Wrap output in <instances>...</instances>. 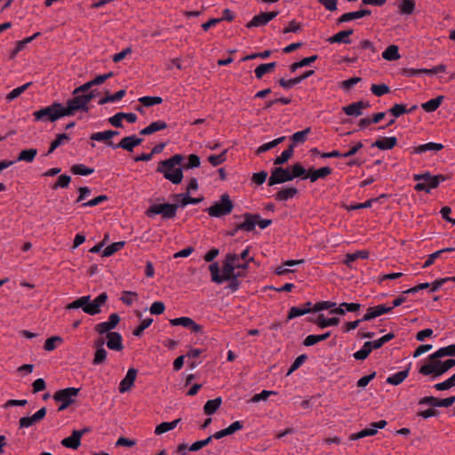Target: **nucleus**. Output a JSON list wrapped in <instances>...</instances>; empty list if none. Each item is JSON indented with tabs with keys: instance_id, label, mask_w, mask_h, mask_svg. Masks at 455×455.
I'll list each match as a JSON object with an SVG mask.
<instances>
[{
	"instance_id": "14",
	"label": "nucleus",
	"mask_w": 455,
	"mask_h": 455,
	"mask_svg": "<svg viewBox=\"0 0 455 455\" xmlns=\"http://www.w3.org/2000/svg\"><path fill=\"white\" fill-rule=\"evenodd\" d=\"M119 322H120V316L117 314L113 313L109 315L108 321L101 322V323L96 324L95 331L99 334H104V333L108 334V332H111L110 331L111 330H113L116 327V325L119 323Z\"/></svg>"
},
{
	"instance_id": "33",
	"label": "nucleus",
	"mask_w": 455,
	"mask_h": 455,
	"mask_svg": "<svg viewBox=\"0 0 455 455\" xmlns=\"http://www.w3.org/2000/svg\"><path fill=\"white\" fill-rule=\"evenodd\" d=\"M409 375V369L398 371L387 377V383L397 386L401 384Z\"/></svg>"
},
{
	"instance_id": "49",
	"label": "nucleus",
	"mask_w": 455,
	"mask_h": 455,
	"mask_svg": "<svg viewBox=\"0 0 455 455\" xmlns=\"http://www.w3.org/2000/svg\"><path fill=\"white\" fill-rule=\"evenodd\" d=\"M371 352V347H370V343L366 341L361 349L353 354V356L356 360H364L369 356Z\"/></svg>"
},
{
	"instance_id": "48",
	"label": "nucleus",
	"mask_w": 455,
	"mask_h": 455,
	"mask_svg": "<svg viewBox=\"0 0 455 455\" xmlns=\"http://www.w3.org/2000/svg\"><path fill=\"white\" fill-rule=\"evenodd\" d=\"M87 301H89V295L82 296V297L75 299L71 303L68 304L66 306V309L70 310V309L82 308V310L84 311V307Z\"/></svg>"
},
{
	"instance_id": "6",
	"label": "nucleus",
	"mask_w": 455,
	"mask_h": 455,
	"mask_svg": "<svg viewBox=\"0 0 455 455\" xmlns=\"http://www.w3.org/2000/svg\"><path fill=\"white\" fill-rule=\"evenodd\" d=\"M441 357H435L434 353L428 356V361L425 364H423L419 372L425 376H431V379H436L442 375H443V362L440 360Z\"/></svg>"
},
{
	"instance_id": "46",
	"label": "nucleus",
	"mask_w": 455,
	"mask_h": 455,
	"mask_svg": "<svg viewBox=\"0 0 455 455\" xmlns=\"http://www.w3.org/2000/svg\"><path fill=\"white\" fill-rule=\"evenodd\" d=\"M377 433V430L371 425V427H366L361 430L358 433L352 434L349 437L350 440H358L366 436L374 435Z\"/></svg>"
},
{
	"instance_id": "32",
	"label": "nucleus",
	"mask_w": 455,
	"mask_h": 455,
	"mask_svg": "<svg viewBox=\"0 0 455 455\" xmlns=\"http://www.w3.org/2000/svg\"><path fill=\"white\" fill-rule=\"evenodd\" d=\"M222 403L221 397H217L212 400H208L204 406V412L206 415H212L220 408Z\"/></svg>"
},
{
	"instance_id": "9",
	"label": "nucleus",
	"mask_w": 455,
	"mask_h": 455,
	"mask_svg": "<svg viewBox=\"0 0 455 455\" xmlns=\"http://www.w3.org/2000/svg\"><path fill=\"white\" fill-rule=\"evenodd\" d=\"M78 393L79 388L76 387H67L57 391L53 395V399L60 403L58 411H62L72 404Z\"/></svg>"
},
{
	"instance_id": "13",
	"label": "nucleus",
	"mask_w": 455,
	"mask_h": 455,
	"mask_svg": "<svg viewBox=\"0 0 455 455\" xmlns=\"http://www.w3.org/2000/svg\"><path fill=\"white\" fill-rule=\"evenodd\" d=\"M142 140V139L137 138L135 135H131L123 138L117 145H115L112 141H108V146L113 148H121L132 152L135 147L141 144Z\"/></svg>"
},
{
	"instance_id": "1",
	"label": "nucleus",
	"mask_w": 455,
	"mask_h": 455,
	"mask_svg": "<svg viewBox=\"0 0 455 455\" xmlns=\"http://www.w3.org/2000/svg\"><path fill=\"white\" fill-rule=\"evenodd\" d=\"M239 259V257L235 253H229L226 257V260L223 264L222 273L220 274V267L218 263H212L209 267V270L211 272L212 280L216 283H222L225 281L229 280L230 278H234L235 275H242L240 272L235 273V269L245 270L248 267V264L244 265H236V261Z\"/></svg>"
},
{
	"instance_id": "7",
	"label": "nucleus",
	"mask_w": 455,
	"mask_h": 455,
	"mask_svg": "<svg viewBox=\"0 0 455 455\" xmlns=\"http://www.w3.org/2000/svg\"><path fill=\"white\" fill-rule=\"evenodd\" d=\"M178 208V204H154L146 211V215L152 218L160 214L163 219H172L176 216Z\"/></svg>"
},
{
	"instance_id": "28",
	"label": "nucleus",
	"mask_w": 455,
	"mask_h": 455,
	"mask_svg": "<svg viewBox=\"0 0 455 455\" xmlns=\"http://www.w3.org/2000/svg\"><path fill=\"white\" fill-rule=\"evenodd\" d=\"M117 135H119V132L108 130L104 132H94L91 135L90 138L92 140L104 141L108 145V141H111L110 139Z\"/></svg>"
},
{
	"instance_id": "50",
	"label": "nucleus",
	"mask_w": 455,
	"mask_h": 455,
	"mask_svg": "<svg viewBox=\"0 0 455 455\" xmlns=\"http://www.w3.org/2000/svg\"><path fill=\"white\" fill-rule=\"evenodd\" d=\"M124 245V242H116L111 243L110 245L107 246L102 253L103 257H109L116 253V251H120Z\"/></svg>"
},
{
	"instance_id": "59",
	"label": "nucleus",
	"mask_w": 455,
	"mask_h": 455,
	"mask_svg": "<svg viewBox=\"0 0 455 455\" xmlns=\"http://www.w3.org/2000/svg\"><path fill=\"white\" fill-rule=\"evenodd\" d=\"M306 314H308V309H304L302 307H291L289 310L288 320H291Z\"/></svg>"
},
{
	"instance_id": "34",
	"label": "nucleus",
	"mask_w": 455,
	"mask_h": 455,
	"mask_svg": "<svg viewBox=\"0 0 455 455\" xmlns=\"http://www.w3.org/2000/svg\"><path fill=\"white\" fill-rule=\"evenodd\" d=\"M400 57L398 46L395 44L387 46L382 52V58L386 60H397Z\"/></svg>"
},
{
	"instance_id": "40",
	"label": "nucleus",
	"mask_w": 455,
	"mask_h": 455,
	"mask_svg": "<svg viewBox=\"0 0 455 455\" xmlns=\"http://www.w3.org/2000/svg\"><path fill=\"white\" fill-rule=\"evenodd\" d=\"M37 155V150L35 148L24 149L20 151L18 156L17 161H24L27 163H32Z\"/></svg>"
},
{
	"instance_id": "58",
	"label": "nucleus",
	"mask_w": 455,
	"mask_h": 455,
	"mask_svg": "<svg viewBox=\"0 0 455 455\" xmlns=\"http://www.w3.org/2000/svg\"><path fill=\"white\" fill-rule=\"evenodd\" d=\"M307 359V355L305 354L299 355L289 368L287 375H290L295 371H297L305 363Z\"/></svg>"
},
{
	"instance_id": "24",
	"label": "nucleus",
	"mask_w": 455,
	"mask_h": 455,
	"mask_svg": "<svg viewBox=\"0 0 455 455\" xmlns=\"http://www.w3.org/2000/svg\"><path fill=\"white\" fill-rule=\"evenodd\" d=\"M243 427V425L242 421H235L230 426H228L227 428H224L220 431L216 432L213 434L214 439H220L225 436L233 435L238 430H241Z\"/></svg>"
},
{
	"instance_id": "25",
	"label": "nucleus",
	"mask_w": 455,
	"mask_h": 455,
	"mask_svg": "<svg viewBox=\"0 0 455 455\" xmlns=\"http://www.w3.org/2000/svg\"><path fill=\"white\" fill-rule=\"evenodd\" d=\"M61 444L66 448L76 450L81 444V433L74 430L70 436L61 441Z\"/></svg>"
},
{
	"instance_id": "51",
	"label": "nucleus",
	"mask_w": 455,
	"mask_h": 455,
	"mask_svg": "<svg viewBox=\"0 0 455 455\" xmlns=\"http://www.w3.org/2000/svg\"><path fill=\"white\" fill-rule=\"evenodd\" d=\"M139 102L144 107H152L163 102V99L157 96H144L139 99Z\"/></svg>"
},
{
	"instance_id": "61",
	"label": "nucleus",
	"mask_w": 455,
	"mask_h": 455,
	"mask_svg": "<svg viewBox=\"0 0 455 455\" xmlns=\"http://www.w3.org/2000/svg\"><path fill=\"white\" fill-rule=\"evenodd\" d=\"M227 150H224L219 155H212L208 157V161L213 166H218L226 161Z\"/></svg>"
},
{
	"instance_id": "30",
	"label": "nucleus",
	"mask_w": 455,
	"mask_h": 455,
	"mask_svg": "<svg viewBox=\"0 0 455 455\" xmlns=\"http://www.w3.org/2000/svg\"><path fill=\"white\" fill-rule=\"evenodd\" d=\"M314 322L315 324H317L320 328L323 329L329 326H335L338 325L339 323V319L337 317L332 318H325L323 314H320L316 319L310 320Z\"/></svg>"
},
{
	"instance_id": "53",
	"label": "nucleus",
	"mask_w": 455,
	"mask_h": 455,
	"mask_svg": "<svg viewBox=\"0 0 455 455\" xmlns=\"http://www.w3.org/2000/svg\"><path fill=\"white\" fill-rule=\"evenodd\" d=\"M200 163V157L197 155L191 154L188 156V162L184 164L182 163L181 167L186 170L192 169L198 167Z\"/></svg>"
},
{
	"instance_id": "3",
	"label": "nucleus",
	"mask_w": 455,
	"mask_h": 455,
	"mask_svg": "<svg viewBox=\"0 0 455 455\" xmlns=\"http://www.w3.org/2000/svg\"><path fill=\"white\" fill-rule=\"evenodd\" d=\"M35 121H50L55 122L58 119L66 116L64 106L61 103L54 102L50 106L42 108L33 113Z\"/></svg>"
},
{
	"instance_id": "57",
	"label": "nucleus",
	"mask_w": 455,
	"mask_h": 455,
	"mask_svg": "<svg viewBox=\"0 0 455 455\" xmlns=\"http://www.w3.org/2000/svg\"><path fill=\"white\" fill-rule=\"evenodd\" d=\"M213 438H214V436L212 435L204 440L195 442L194 443H192L189 446V451H197L201 450L202 448L207 446L212 442V440Z\"/></svg>"
},
{
	"instance_id": "43",
	"label": "nucleus",
	"mask_w": 455,
	"mask_h": 455,
	"mask_svg": "<svg viewBox=\"0 0 455 455\" xmlns=\"http://www.w3.org/2000/svg\"><path fill=\"white\" fill-rule=\"evenodd\" d=\"M138 298L139 296L137 292L131 291H124L122 292L120 300L127 306H132L134 303V301L138 299Z\"/></svg>"
},
{
	"instance_id": "35",
	"label": "nucleus",
	"mask_w": 455,
	"mask_h": 455,
	"mask_svg": "<svg viewBox=\"0 0 455 455\" xmlns=\"http://www.w3.org/2000/svg\"><path fill=\"white\" fill-rule=\"evenodd\" d=\"M275 67L276 62L260 64L254 70L256 78L261 79L265 74L272 72Z\"/></svg>"
},
{
	"instance_id": "27",
	"label": "nucleus",
	"mask_w": 455,
	"mask_h": 455,
	"mask_svg": "<svg viewBox=\"0 0 455 455\" xmlns=\"http://www.w3.org/2000/svg\"><path fill=\"white\" fill-rule=\"evenodd\" d=\"M443 148V145L441 143L428 142L422 144L412 148V154H423L427 151H440Z\"/></svg>"
},
{
	"instance_id": "63",
	"label": "nucleus",
	"mask_w": 455,
	"mask_h": 455,
	"mask_svg": "<svg viewBox=\"0 0 455 455\" xmlns=\"http://www.w3.org/2000/svg\"><path fill=\"white\" fill-rule=\"evenodd\" d=\"M371 91L374 95L380 97L389 92V87L384 84H372L371 87Z\"/></svg>"
},
{
	"instance_id": "62",
	"label": "nucleus",
	"mask_w": 455,
	"mask_h": 455,
	"mask_svg": "<svg viewBox=\"0 0 455 455\" xmlns=\"http://www.w3.org/2000/svg\"><path fill=\"white\" fill-rule=\"evenodd\" d=\"M152 322V318L143 319L140 325L133 331V335L137 337L140 336L142 332L151 325Z\"/></svg>"
},
{
	"instance_id": "37",
	"label": "nucleus",
	"mask_w": 455,
	"mask_h": 455,
	"mask_svg": "<svg viewBox=\"0 0 455 455\" xmlns=\"http://www.w3.org/2000/svg\"><path fill=\"white\" fill-rule=\"evenodd\" d=\"M291 175L292 177V180L295 178H301L303 180L307 179V172L300 163H296L291 167Z\"/></svg>"
},
{
	"instance_id": "54",
	"label": "nucleus",
	"mask_w": 455,
	"mask_h": 455,
	"mask_svg": "<svg viewBox=\"0 0 455 455\" xmlns=\"http://www.w3.org/2000/svg\"><path fill=\"white\" fill-rule=\"evenodd\" d=\"M31 83H27L21 86H19L13 90H12L8 95L6 96L7 100L11 101L14 99L18 98L21 93H23L29 86Z\"/></svg>"
},
{
	"instance_id": "12",
	"label": "nucleus",
	"mask_w": 455,
	"mask_h": 455,
	"mask_svg": "<svg viewBox=\"0 0 455 455\" xmlns=\"http://www.w3.org/2000/svg\"><path fill=\"white\" fill-rule=\"evenodd\" d=\"M170 323L172 326H183L185 328L190 329L195 333L203 332V326L196 323L192 318L187 316H181L170 320Z\"/></svg>"
},
{
	"instance_id": "55",
	"label": "nucleus",
	"mask_w": 455,
	"mask_h": 455,
	"mask_svg": "<svg viewBox=\"0 0 455 455\" xmlns=\"http://www.w3.org/2000/svg\"><path fill=\"white\" fill-rule=\"evenodd\" d=\"M455 386V373L446 380L437 383L434 387L438 391L447 390Z\"/></svg>"
},
{
	"instance_id": "45",
	"label": "nucleus",
	"mask_w": 455,
	"mask_h": 455,
	"mask_svg": "<svg viewBox=\"0 0 455 455\" xmlns=\"http://www.w3.org/2000/svg\"><path fill=\"white\" fill-rule=\"evenodd\" d=\"M71 172L76 175L88 176L94 172V169L86 167L82 164H77L71 167Z\"/></svg>"
},
{
	"instance_id": "41",
	"label": "nucleus",
	"mask_w": 455,
	"mask_h": 455,
	"mask_svg": "<svg viewBox=\"0 0 455 455\" xmlns=\"http://www.w3.org/2000/svg\"><path fill=\"white\" fill-rule=\"evenodd\" d=\"M310 132H311V128L307 127V128L304 129L303 131H299V132H295L291 137V140L296 145L303 144L306 141V140H307V136Z\"/></svg>"
},
{
	"instance_id": "31",
	"label": "nucleus",
	"mask_w": 455,
	"mask_h": 455,
	"mask_svg": "<svg viewBox=\"0 0 455 455\" xmlns=\"http://www.w3.org/2000/svg\"><path fill=\"white\" fill-rule=\"evenodd\" d=\"M298 194L296 188H284L278 191L274 196L277 201H287Z\"/></svg>"
},
{
	"instance_id": "56",
	"label": "nucleus",
	"mask_w": 455,
	"mask_h": 455,
	"mask_svg": "<svg viewBox=\"0 0 455 455\" xmlns=\"http://www.w3.org/2000/svg\"><path fill=\"white\" fill-rule=\"evenodd\" d=\"M108 356V352L105 348H99L95 350L94 358L92 360V363L94 365L102 364Z\"/></svg>"
},
{
	"instance_id": "18",
	"label": "nucleus",
	"mask_w": 455,
	"mask_h": 455,
	"mask_svg": "<svg viewBox=\"0 0 455 455\" xmlns=\"http://www.w3.org/2000/svg\"><path fill=\"white\" fill-rule=\"evenodd\" d=\"M107 347L114 351H121L124 348L122 335L118 332H108L107 334Z\"/></svg>"
},
{
	"instance_id": "17",
	"label": "nucleus",
	"mask_w": 455,
	"mask_h": 455,
	"mask_svg": "<svg viewBox=\"0 0 455 455\" xmlns=\"http://www.w3.org/2000/svg\"><path fill=\"white\" fill-rule=\"evenodd\" d=\"M137 376V370L134 368H130L125 375V377L121 380L119 385L120 393H125L131 389L133 386L134 381Z\"/></svg>"
},
{
	"instance_id": "15",
	"label": "nucleus",
	"mask_w": 455,
	"mask_h": 455,
	"mask_svg": "<svg viewBox=\"0 0 455 455\" xmlns=\"http://www.w3.org/2000/svg\"><path fill=\"white\" fill-rule=\"evenodd\" d=\"M369 107V102L359 100L343 107L342 110L347 116L357 117L363 114V109H365Z\"/></svg>"
},
{
	"instance_id": "64",
	"label": "nucleus",
	"mask_w": 455,
	"mask_h": 455,
	"mask_svg": "<svg viewBox=\"0 0 455 455\" xmlns=\"http://www.w3.org/2000/svg\"><path fill=\"white\" fill-rule=\"evenodd\" d=\"M389 112L395 118L401 116L402 115L407 113V108L403 104H395L390 109Z\"/></svg>"
},
{
	"instance_id": "47",
	"label": "nucleus",
	"mask_w": 455,
	"mask_h": 455,
	"mask_svg": "<svg viewBox=\"0 0 455 455\" xmlns=\"http://www.w3.org/2000/svg\"><path fill=\"white\" fill-rule=\"evenodd\" d=\"M435 357L455 356V344L439 348L434 353Z\"/></svg>"
},
{
	"instance_id": "22",
	"label": "nucleus",
	"mask_w": 455,
	"mask_h": 455,
	"mask_svg": "<svg viewBox=\"0 0 455 455\" xmlns=\"http://www.w3.org/2000/svg\"><path fill=\"white\" fill-rule=\"evenodd\" d=\"M371 13V12L369 9H362L356 12H346L338 19V23L348 22L353 20L361 19L370 15Z\"/></svg>"
},
{
	"instance_id": "10",
	"label": "nucleus",
	"mask_w": 455,
	"mask_h": 455,
	"mask_svg": "<svg viewBox=\"0 0 455 455\" xmlns=\"http://www.w3.org/2000/svg\"><path fill=\"white\" fill-rule=\"evenodd\" d=\"M107 300L108 294L106 292L100 293L93 300L91 299V296L89 295V301L85 303L84 312L90 315H98L101 312L100 307L107 302Z\"/></svg>"
},
{
	"instance_id": "8",
	"label": "nucleus",
	"mask_w": 455,
	"mask_h": 455,
	"mask_svg": "<svg viewBox=\"0 0 455 455\" xmlns=\"http://www.w3.org/2000/svg\"><path fill=\"white\" fill-rule=\"evenodd\" d=\"M233 203L228 194H224L220 197V201L216 202L207 209V212L212 217L220 218L229 214L233 210Z\"/></svg>"
},
{
	"instance_id": "5",
	"label": "nucleus",
	"mask_w": 455,
	"mask_h": 455,
	"mask_svg": "<svg viewBox=\"0 0 455 455\" xmlns=\"http://www.w3.org/2000/svg\"><path fill=\"white\" fill-rule=\"evenodd\" d=\"M74 97L67 101V106L64 107L66 116H73L76 111H88V104L92 100L91 95H84L80 93H74Z\"/></svg>"
},
{
	"instance_id": "38",
	"label": "nucleus",
	"mask_w": 455,
	"mask_h": 455,
	"mask_svg": "<svg viewBox=\"0 0 455 455\" xmlns=\"http://www.w3.org/2000/svg\"><path fill=\"white\" fill-rule=\"evenodd\" d=\"M180 421V419H177L175 420H172L171 422H163L161 424H159L158 426H156V429H155V434L156 435H162L164 433H166L170 430H172L174 429L178 423Z\"/></svg>"
},
{
	"instance_id": "60",
	"label": "nucleus",
	"mask_w": 455,
	"mask_h": 455,
	"mask_svg": "<svg viewBox=\"0 0 455 455\" xmlns=\"http://www.w3.org/2000/svg\"><path fill=\"white\" fill-rule=\"evenodd\" d=\"M400 9L404 14H411L415 9V3L413 0H403L400 4Z\"/></svg>"
},
{
	"instance_id": "42",
	"label": "nucleus",
	"mask_w": 455,
	"mask_h": 455,
	"mask_svg": "<svg viewBox=\"0 0 455 455\" xmlns=\"http://www.w3.org/2000/svg\"><path fill=\"white\" fill-rule=\"evenodd\" d=\"M284 140H285V137L282 136V137L277 138L270 142L261 145L260 147L258 148L257 154L259 155V154H262L264 152H267V151L272 149L273 148H275L277 145H279L280 143H282Z\"/></svg>"
},
{
	"instance_id": "2",
	"label": "nucleus",
	"mask_w": 455,
	"mask_h": 455,
	"mask_svg": "<svg viewBox=\"0 0 455 455\" xmlns=\"http://www.w3.org/2000/svg\"><path fill=\"white\" fill-rule=\"evenodd\" d=\"M184 156L176 154L172 157L160 161L156 169L164 177L173 184H180L183 180L182 162Z\"/></svg>"
},
{
	"instance_id": "11",
	"label": "nucleus",
	"mask_w": 455,
	"mask_h": 455,
	"mask_svg": "<svg viewBox=\"0 0 455 455\" xmlns=\"http://www.w3.org/2000/svg\"><path fill=\"white\" fill-rule=\"evenodd\" d=\"M291 180H292V177L289 168L276 167L271 171V175L268 178V185L274 186Z\"/></svg>"
},
{
	"instance_id": "26",
	"label": "nucleus",
	"mask_w": 455,
	"mask_h": 455,
	"mask_svg": "<svg viewBox=\"0 0 455 455\" xmlns=\"http://www.w3.org/2000/svg\"><path fill=\"white\" fill-rule=\"evenodd\" d=\"M397 144L395 137H383L377 140L371 146L380 150H387L393 148Z\"/></svg>"
},
{
	"instance_id": "16",
	"label": "nucleus",
	"mask_w": 455,
	"mask_h": 455,
	"mask_svg": "<svg viewBox=\"0 0 455 455\" xmlns=\"http://www.w3.org/2000/svg\"><path fill=\"white\" fill-rule=\"evenodd\" d=\"M243 218L244 220L236 226L235 231L239 229L244 231L254 230L258 220L260 219V216L259 214L245 213L243 214Z\"/></svg>"
},
{
	"instance_id": "44",
	"label": "nucleus",
	"mask_w": 455,
	"mask_h": 455,
	"mask_svg": "<svg viewBox=\"0 0 455 455\" xmlns=\"http://www.w3.org/2000/svg\"><path fill=\"white\" fill-rule=\"evenodd\" d=\"M69 136L66 133H60L57 135V138L51 143L50 148L46 155L52 154L57 148L64 143V141L69 140Z\"/></svg>"
},
{
	"instance_id": "39",
	"label": "nucleus",
	"mask_w": 455,
	"mask_h": 455,
	"mask_svg": "<svg viewBox=\"0 0 455 455\" xmlns=\"http://www.w3.org/2000/svg\"><path fill=\"white\" fill-rule=\"evenodd\" d=\"M443 96H438L435 99H431L428 101L423 103L421 107L426 112H434L439 108V106L443 102Z\"/></svg>"
},
{
	"instance_id": "20",
	"label": "nucleus",
	"mask_w": 455,
	"mask_h": 455,
	"mask_svg": "<svg viewBox=\"0 0 455 455\" xmlns=\"http://www.w3.org/2000/svg\"><path fill=\"white\" fill-rule=\"evenodd\" d=\"M315 73L314 70H307L306 72H304L301 76H299L297 77H294V78H291V79H289V80H285L283 78H281L278 83L279 84L284 88V89H290L293 86H295L296 84L301 83L302 81H304L305 79L308 78L309 76H311L313 74Z\"/></svg>"
},
{
	"instance_id": "36",
	"label": "nucleus",
	"mask_w": 455,
	"mask_h": 455,
	"mask_svg": "<svg viewBox=\"0 0 455 455\" xmlns=\"http://www.w3.org/2000/svg\"><path fill=\"white\" fill-rule=\"evenodd\" d=\"M331 336V332L327 331L320 335H308L303 341V345L306 347L313 346L320 341L327 339Z\"/></svg>"
},
{
	"instance_id": "21",
	"label": "nucleus",
	"mask_w": 455,
	"mask_h": 455,
	"mask_svg": "<svg viewBox=\"0 0 455 455\" xmlns=\"http://www.w3.org/2000/svg\"><path fill=\"white\" fill-rule=\"evenodd\" d=\"M392 307H387L385 305H379L377 307L368 308V312L362 318L363 321H371L381 315L390 313Z\"/></svg>"
},
{
	"instance_id": "52",
	"label": "nucleus",
	"mask_w": 455,
	"mask_h": 455,
	"mask_svg": "<svg viewBox=\"0 0 455 455\" xmlns=\"http://www.w3.org/2000/svg\"><path fill=\"white\" fill-rule=\"evenodd\" d=\"M267 24V21L266 20V17L265 15L263 14V12H260L259 14L258 15H255L252 20L247 23L246 27L248 28H256V27H260V26H264Z\"/></svg>"
},
{
	"instance_id": "4",
	"label": "nucleus",
	"mask_w": 455,
	"mask_h": 455,
	"mask_svg": "<svg viewBox=\"0 0 455 455\" xmlns=\"http://www.w3.org/2000/svg\"><path fill=\"white\" fill-rule=\"evenodd\" d=\"M413 180L416 181H421L415 185L414 189L416 191H425L429 193L431 189L437 188L440 182L444 181L445 177L443 175L432 176L430 172H424L420 174H414Z\"/></svg>"
},
{
	"instance_id": "29",
	"label": "nucleus",
	"mask_w": 455,
	"mask_h": 455,
	"mask_svg": "<svg viewBox=\"0 0 455 455\" xmlns=\"http://www.w3.org/2000/svg\"><path fill=\"white\" fill-rule=\"evenodd\" d=\"M167 127V124L164 121H156L151 123L148 126L145 127L144 129L140 130V133L141 135H150L152 133H155L156 132L162 131Z\"/></svg>"
},
{
	"instance_id": "19",
	"label": "nucleus",
	"mask_w": 455,
	"mask_h": 455,
	"mask_svg": "<svg viewBox=\"0 0 455 455\" xmlns=\"http://www.w3.org/2000/svg\"><path fill=\"white\" fill-rule=\"evenodd\" d=\"M332 169L329 166H324L319 169H309L307 172V179L310 182L314 183L319 179H325L327 176L331 174Z\"/></svg>"
},
{
	"instance_id": "23",
	"label": "nucleus",
	"mask_w": 455,
	"mask_h": 455,
	"mask_svg": "<svg viewBox=\"0 0 455 455\" xmlns=\"http://www.w3.org/2000/svg\"><path fill=\"white\" fill-rule=\"evenodd\" d=\"M354 33L353 29L342 30L328 38L330 44H350L349 36Z\"/></svg>"
}]
</instances>
